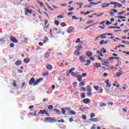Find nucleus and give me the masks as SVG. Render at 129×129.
Instances as JSON below:
<instances>
[{"label":"nucleus","mask_w":129,"mask_h":129,"mask_svg":"<svg viewBox=\"0 0 129 129\" xmlns=\"http://www.w3.org/2000/svg\"><path fill=\"white\" fill-rule=\"evenodd\" d=\"M43 78H39L38 79H37L36 81L35 80V79L34 77H32L30 79V80L29 81L28 84L31 86L32 85H33V86H36V85H38L41 81H43Z\"/></svg>","instance_id":"obj_1"},{"label":"nucleus","mask_w":129,"mask_h":129,"mask_svg":"<svg viewBox=\"0 0 129 129\" xmlns=\"http://www.w3.org/2000/svg\"><path fill=\"white\" fill-rule=\"evenodd\" d=\"M50 122V123H52V122H56V120L54 117H47L45 118L44 122Z\"/></svg>","instance_id":"obj_2"},{"label":"nucleus","mask_w":129,"mask_h":129,"mask_svg":"<svg viewBox=\"0 0 129 129\" xmlns=\"http://www.w3.org/2000/svg\"><path fill=\"white\" fill-rule=\"evenodd\" d=\"M87 94L88 96H91V95H92V93H91L92 91V89H91V87H90V86L88 85L87 86Z\"/></svg>","instance_id":"obj_3"},{"label":"nucleus","mask_w":129,"mask_h":129,"mask_svg":"<svg viewBox=\"0 0 129 129\" xmlns=\"http://www.w3.org/2000/svg\"><path fill=\"white\" fill-rule=\"evenodd\" d=\"M25 16H29V14H29L30 15H31V14L33 13V10H29V7H27V8H25Z\"/></svg>","instance_id":"obj_4"},{"label":"nucleus","mask_w":129,"mask_h":129,"mask_svg":"<svg viewBox=\"0 0 129 129\" xmlns=\"http://www.w3.org/2000/svg\"><path fill=\"white\" fill-rule=\"evenodd\" d=\"M10 40L15 44H17L18 43V39H17V38L14 36L10 37Z\"/></svg>","instance_id":"obj_5"},{"label":"nucleus","mask_w":129,"mask_h":129,"mask_svg":"<svg viewBox=\"0 0 129 129\" xmlns=\"http://www.w3.org/2000/svg\"><path fill=\"white\" fill-rule=\"evenodd\" d=\"M73 31H74V27L70 26L67 30V33H68V34H71Z\"/></svg>","instance_id":"obj_6"},{"label":"nucleus","mask_w":129,"mask_h":129,"mask_svg":"<svg viewBox=\"0 0 129 129\" xmlns=\"http://www.w3.org/2000/svg\"><path fill=\"white\" fill-rule=\"evenodd\" d=\"M90 100L88 98L84 99L83 100V103L85 104H88V103H90Z\"/></svg>","instance_id":"obj_7"},{"label":"nucleus","mask_w":129,"mask_h":129,"mask_svg":"<svg viewBox=\"0 0 129 129\" xmlns=\"http://www.w3.org/2000/svg\"><path fill=\"white\" fill-rule=\"evenodd\" d=\"M108 42H109V40H105L104 41V40H102L100 42L99 44L101 45H103V44H107L108 43Z\"/></svg>","instance_id":"obj_8"},{"label":"nucleus","mask_w":129,"mask_h":129,"mask_svg":"<svg viewBox=\"0 0 129 129\" xmlns=\"http://www.w3.org/2000/svg\"><path fill=\"white\" fill-rule=\"evenodd\" d=\"M86 55L87 57H91V56H92V52L90 51H87L86 52Z\"/></svg>","instance_id":"obj_9"},{"label":"nucleus","mask_w":129,"mask_h":129,"mask_svg":"<svg viewBox=\"0 0 129 129\" xmlns=\"http://www.w3.org/2000/svg\"><path fill=\"white\" fill-rule=\"evenodd\" d=\"M15 64L16 66H20V65H22V60H18L15 62Z\"/></svg>","instance_id":"obj_10"},{"label":"nucleus","mask_w":129,"mask_h":129,"mask_svg":"<svg viewBox=\"0 0 129 129\" xmlns=\"http://www.w3.org/2000/svg\"><path fill=\"white\" fill-rule=\"evenodd\" d=\"M79 59H80L81 62H84V63H85L86 62V60H85V58L82 55H81L79 57Z\"/></svg>","instance_id":"obj_11"},{"label":"nucleus","mask_w":129,"mask_h":129,"mask_svg":"<svg viewBox=\"0 0 129 129\" xmlns=\"http://www.w3.org/2000/svg\"><path fill=\"white\" fill-rule=\"evenodd\" d=\"M74 55L77 57H79V56H80V53L79 52V50H78V49H76Z\"/></svg>","instance_id":"obj_12"},{"label":"nucleus","mask_w":129,"mask_h":129,"mask_svg":"<svg viewBox=\"0 0 129 129\" xmlns=\"http://www.w3.org/2000/svg\"><path fill=\"white\" fill-rule=\"evenodd\" d=\"M76 78L78 79V81L80 82L82 81V76H79V75H77L75 76Z\"/></svg>","instance_id":"obj_13"},{"label":"nucleus","mask_w":129,"mask_h":129,"mask_svg":"<svg viewBox=\"0 0 129 129\" xmlns=\"http://www.w3.org/2000/svg\"><path fill=\"white\" fill-rule=\"evenodd\" d=\"M53 111H54V112H56V113H57L59 115H61V111L60 110L57 109H53Z\"/></svg>","instance_id":"obj_14"},{"label":"nucleus","mask_w":129,"mask_h":129,"mask_svg":"<svg viewBox=\"0 0 129 129\" xmlns=\"http://www.w3.org/2000/svg\"><path fill=\"white\" fill-rule=\"evenodd\" d=\"M94 67H96V68H99V67H101V64L98 62H96L94 64Z\"/></svg>","instance_id":"obj_15"},{"label":"nucleus","mask_w":129,"mask_h":129,"mask_svg":"<svg viewBox=\"0 0 129 129\" xmlns=\"http://www.w3.org/2000/svg\"><path fill=\"white\" fill-rule=\"evenodd\" d=\"M99 38H101V39H105L106 38V33H104L100 35Z\"/></svg>","instance_id":"obj_16"},{"label":"nucleus","mask_w":129,"mask_h":129,"mask_svg":"<svg viewBox=\"0 0 129 129\" xmlns=\"http://www.w3.org/2000/svg\"><path fill=\"white\" fill-rule=\"evenodd\" d=\"M86 62H87V63H85L84 66H88L90 65V63H91V60L88 59V60H87L86 61Z\"/></svg>","instance_id":"obj_17"},{"label":"nucleus","mask_w":129,"mask_h":129,"mask_svg":"<svg viewBox=\"0 0 129 129\" xmlns=\"http://www.w3.org/2000/svg\"><path fill=\"white\" fill-rule=\"evenodd\" d=\"M46 68L48 70H52V69H53V67L51 64H48L46 66Z\"/></svg>","instance_id":"obj_18"},{"label":"nucleus","mask_w":129,"mask_h":129,"mask_svg":"<svg viewBox=\"0 0 129 129\" xmlns=\"http://www.w3.org/2000/svg\"><path fill=\"white\" fill-rule=\"evenodd\" d=\"M102 5L103 6H102V9H103L104 8H107V7H108L109 6V3H108V4H106V3L103 4Z\"/></svg>","instance_id":"obj_19"},{"label":"nucleus","mask_w":129,"mask_h":129,"mask_svg":"<svg viewBox=\"0 0 129 129\" xmlns=\"http://www.w3.org/2000/svg\"><path fill=\"white\" fill-rule=\"evenodd\" d=\"M91 121H93L94 122H97L98 121V119L97 118H91L90 119Z\"/></svg>","instance_id":"obj_20"},{"label":"nucleus","mask_w":129,"mask_h":129,"mask_svg":"<svg viewBox=\"0 0 129 129\" xmlns=\"http://www.w3.org/2000/svg\"><path fill=\"white\" fill-rule=\"evenodd\" d=\"M121 75H122V72H121L117 73L116 74V77H120V76H121Z\"/></svg>","instance_id":"obj_21"},{"label":"nucleus","mask_w":129,"mask_h":129,"mask_svg":"<svg viewBox=\"0 0 129 129\" xmlns=\"http://www.w3.org/2000/svg\"><path fill=\"white\" fill-rule=\"evenodd\" d=\"M24 62L26 63V64H28V63H29V62H30V58H25L24 59Z\"/></svg>","instance_id":"obj_22"},{"label":"nucleus","mask_w":129,"mask_h":129,"mask_svg":"<svg viewBox=\"0 0 129 129\" xmlns=\"http://www.w3.org/2000/svg\"><path fill=\"white\" fill-rule=\"evenodd\" d=\"M49 40V38L47 36L44 37V40H43V43L45 44V43H47V41Z\"/></svg>","instance_id":"obj_23"},{"label":"nucleus","mask_w":129,"mask_h":129,"mask_svg":"<svg viewBox=\"0 0 129 129\" xmlns=\"http://www.w3.org/2000/svg\"><path fill=\"white\" fill-rule=\"evenodd\" d=\"M46 112V110H40L38 112V113H40L41 114H44Z\"/></svg>","instance_id":"obj_24"},{"label":"nucleus","mask_w":129,"mask_h":129,"mask_svg":"<svg viewBox=\"0 0 129 129\" xmlns=\"http://www.w3.org/2000/svg\"><path fill=\"white\" fill-rule=\"evenodd\" d=\"M61 110L62 114H63V115H65V113H66V111L65 110V109L64 108H62L61 109Z\"/></svg>","instance_id":"obj_25"},{"label":"nucleus","mask_w":129,"mask_h":129,"mask_svg":"<svg viewBox=\"0 0 129 129\" xmlns=\"http://www.w3.org/2000/svg\"><path fill=\"white\" fill-rule=\"evenodd\" d=\"M69 113L70 114H73V115H75V114H76V112L73 110L69 111Z\"/></svg>","instance_id":"obj_26"},{"label":"nucleus","mask_w":129,"mask_h":129,"mask_svg":"<svg viewBox=\"0 0 129 129\" xmlns=\"http://www.w3.org/2000/svg\"><path fill=\"white\" fill-rule=\"evenodd\" d=\"M60 26L64 28V27H66V26H67V24H66V23L65 22H62L60 24Z\"/></svg>","instance_id":"obj_27"},{"label":"nucleus","mask_w":129,"mask_h":129,"mask_svg":"<svg viewBox=\"0 0 129 129\" xmlns=\"http://www.w3.org/2000/svg\"><path fill=\"white\" fill-rule=\"evenodd\" d=\"M101 52H103V54H105L106 53V49H104V48H102Z\"/></svg>","instance_id":"obj_28"},{"label":"nucleus","mask_w":129,"mask_h":129,"mask_svg":"<svg viewBox=\"0 0 129 129\" xmlns=\"http://www.w3.org/2000/svg\"><path fill=\"white\" fill-rule=\"evenodd\" d=\"M100 107H102L103 106H106V104L104 103L100 102Z\"/></svg>","instance_id":"obj_29"},{"label":"nucleus","mask_w":129,"mask_h":129,"mask_svg":"<svg viewBox=\"0 0 129 129\" xmlns=\"http://www.w3.org/2000/svg\"><path fill=\"white\" fill-rule=\"evenodd\" d=\"M101 62L102 63V65H103V66H105V64H107V63H108V62H107V61H105L104 60H102L101 61Z\"/></svg>","instance_id":"obj_30"},{"label":"nucleus","mask_w":129,"mask_h":129,"mask_svg":"<svg viewBox=\"0 0 129 129\" xmlns=\"http://www.w3.org/2000/svg\"><path fill=\"white\" fill-rule=\"evenodd\" d=\"M115 18H118V19H125V17L124 16H116L115 17Z\"/></svg>","instance_id":"obj_31"},{"label":"nucleus","mask_w":129,"mask_h":129,"mask_svg":"<svg viewBox=\"0 0 129 129\" xmlns=\"http://www.w3.org/2000/svg\"><path fill=\"white\" fill-rule=\"evenodd\" d=\"M54 24H55V25L56 26H59V21H58L55 20V21H54Z\"/></svg>","instance_id":"obj_32"},{"label":"nucleus","mask_w":129,"mask_h":129,"mask_svg":"<svg viewBox=\"0 0 129 129\" xmlns=\"http://www.w3.org/2000/svg\"><path fill=\"white\" fill-rule=\"evenodd\" d=\"M116 5H117V7H118V8H121V7H122V5L119 3H116Z\"/></svg>","instance_id":"obj_33"},{"label":"nucleus","mask_w":129,"mask_h":129,"mask_svg":"<svg viewBox=\"0 0 129 129\" xmlns=\"http://www.w3.org/2000/svg\"><path fill=\"white\" fill-rule=\"evenodd\" d=\"M13 86H14V87H17V83L16 82V81H13Z\"/></svg>","instance_id":"obj_34"},{"label":"nucleus","mask_w":129,"mask_h":129,"mask_svg":"<svg viewBox=\"0 0 129 129\" xmlns=\"http://www.w3.org/2000/svg\"><path fill=\"white\" fill-rule=\"evenodd\" d=\"M75 48H77L76 50H78V51H79V50H81V49H82V46H76Z\"/></svg>","instance_id":"obj_35"},{"label":"nucleus","mask_w":129,"mask_h":129,"mask_svg":"<svg viewBox=\"0 0 129 129\" xmlns=\"http://www.w3.org/2000/svg\"><path fill=\"white\" fill-rule=\"evenodd\" d=\"M53 105H48V106L47 107V108H48V109H52V108H53Z\"/></svg>","instance_id":"obj_36"},{"label":"nucleus","mask_w":129,"mask_h":129,"mask_svg":"<svg viewBox=\"0 0 129 129\" xmlns=\"http://www.w3.org/2000/svg\"><path fill=\"white\" fill-rule=\"evenodd\" d=\"M80 86H84L85 85V83L84 82H81L79 84Z\"/></svg>","instance_id":"obj_37"},{"label":"nucleus","mask_w":129,"mask_h":129,"mask_svg":"<svg viewBox=\"0 0 129 129\" xmlns=\"http://www.w3.org/2000/svg\"><path fill=\"white\" fill-rule=\"evenodd\" d=\"M45 58H49L50 57V54L49 53H46L45 54Z\"/></svg>","instance_id":"obj_38"},{"label":"nucleus","mask_w":129,"mask_h":129,"mask_svg":"<svg viewBox=\"0 0 129 129\" xmlns=\"http://www.w3.org/2000/svg\"><path fill=\"white\" fill-rule=\"evenodd\" d=\"M126 88H127V85H123V87H122V89L123 90H125V89H126Z\"/></svg>","instance_id":"obj_39"},{"label":"nucleus","mask_w":129,"mask_h":129,"mask_svg":"<svg viewBox=\"0 0 129 129\" xmlns=\"http://www.w3.org/2000/svg\"><path fill=\"white\" fill-rule=\"evenodd\" d=\"M95 116V114L94 113H91L90 117L91 118H93Z\"/></svg>","instance_id":"obj_40"},{"label":"nucleus","mask_w":129,"mask_h":129,"mask_svg":"<svg viewBox=\"0 0 129 129\" xmlns=\"http://www.w3.org/2000/svg\"><path fill=\"white\" fill-rule=\"evenodd\" d=\"M74 70H75V68H72V69H71L69 71V73H72V71H73Z\"/></svg>","instance_id":"obj_41"},{"label":"nucleus","mask_w":129,"mask_h":129,"mask_svg":"<svg viewBox=\"0 0 129 129\" xmlns=\"http://www.w3.org/2000/svg\"><path fill=\"white\" fill-rule=\"evenodd\" d=\"M57 18H58V19H64V16L60 15L57 16Z\"/></svg>","instance_id":"obj_42"},{"label":"nucleus","mask_w":129,"mask_h":129,"mask_svg":"<svg viewBox=\"0 0 129 129\" xmlns=\"http://www.w3.org/2000/svg\"><path fill=\"white\" fill-rule=\"evenodd\" d=\"M86 97V96L85 95V94L84 93H82L81 98H85Z\"/></svg>","instance_id":"obj_43"},{"label":"nucleus","mask_w":129,"mask_h":129,"mask_svg":"<svg viewBox=\"0 0 129 129\" xmlns=\"http://www.w3.org/2000/svg\"><path fill=\"white\" fill-rule=\"evenodd\" d=\"M94 89H95V90H98V88H99V86H93Z\"/></svg>","instance_id":"obj_44"},{"label":"nucleus","mask_w":129,"mask_h":129,"mask_svg":"<svg viewBox=\"0 0 129 129\" xmlns=\"http://www.w3.org/2000/svg\"><path fill=\"white\" fill-rule=\"evenodd\" d=\"M47 24H48V20H44V28H46V26H47Z\"/></svg>","instance_id":"obj_45"},{"label":"nucleus","mask_w":129,"mask_h":129,"mask_svg":"<svg viewBox=\"0 0 129 129\" xmlns=\"http://www.w3.org/2000/svg\"><path fill=\"white\" fill-rule=\"evenodd\" d=\"M108 13H109L111 17H113L114 13H113V12H108Z\"/></svg>","instance_id":"obj_46"},{"label":"nucleus","mask_w":129,"mask_h":129,"mask_svg":"<svg viewBox=\"0 0 129 129\" xmlns=\"http://www.w3.org/2000/svg\"><path fill=\"white\" fill-rule=\"evenodd\" d=\"M76 44H78V43H80V38H78L76 42H75Z\"/></svg>","instance_id":"obj_47"},{"label":"nucleus","mask_w":129,"mask_h":129,"mask_svg":"<svg viewBox=\"0 0 129 129\" xmlns=\"http://www.w3.org/2000/svg\"><path fill=\"white\" fill-rule=\"evenodd\" d=\"M10 47L11 48H14V47H15V44L12 43L10 44Z\"/></svg>","instance_id":"obj_48"},{"label":"nucleus","mask_w":129,"mask_h":129,"mask_svg":"<svg viewBox=\"0 0 129 129\" xmlns=\"http://www.w3.org/2000/svg\"><path fill=\"white\" fill-rule=\"evenodd\" d=\"M82 118H83V119H84L85 120V119H86V118H87L86 117V115H83Z\"/></svg>","instance_id":"obj_49"},{"label":"nucleus","mask_w":129,"mask_h":129,"mask_svg":"<svg viewBox=\"0 0 129 129\" xmlns=\"http://www.w3.org/2000/svg\"><path fill=\"white\" fill-rule=\"evenodd\" d=\"M43 76H48V75H49V73L46 72V73H43Z\"/></svg>","instance_id":"obj_50"},{"label":"nucleus","mask_w":129,"mask_h":129,"mask_svg":"<svg viewBox=\"0 0 129 129\" xmlns=\"http://www.w3.org/2000/svg\"><path fill=\"white\" fill-rule=\"evenodd\" d=\"M102 91H103V89L101 88V89L99 90L98 93H102Z\"/></svg>","instance_id":"obj_51"},{"label":"nucleus","mask_w":129,"mask_h":129,"mask_svg":"<svg viewBox=\"0 0 129 129\" xmlns=\"http://www.w3.org/2000/svg\"><path fill=\"white\" fill-rule=\"evenodd\" d=\"M92 26H93V25H91L89 26H87L85 27V28L84 29V30H87V29H89V28H90V27H92Z\"/></svg>","instance_id":"obj_52"},{"label":"nucleus","mask_w":129,"mask_h":129,"mask_svg":"<svg viewBox=\"0 0 129 129\" xmlns=\"http://www.w3.org/2000/svg\"><path fill=\"white\" fill-rule=\"evenodd\" d=\"M93 23V21L92 20H89L87 22V24H92Z\"/></svg>","instance_id":"obj_53"},{"label":"nucleus","mask_w":129,"mask_h":129,"mask_svg":"<svg viewBox=\"0 0 129 129\" xmlns=\"http://www.w3.org/2000/svg\"><path fill=\"white\" fill-rule=\"evenodd\" d=\"M109 60H114L115 59V57L114 56H112V57H109L108 58Z\"/></svg>","instance_id":"obj_54"},{"label":"nucleus","mask_w":129,"mask_h":129,"mask_svg":"<svg viewBox=\"0 0 129 129\" xmlns=\"http://www.w3.org/2000/svg\"><path fill=\"white\" fill-rule=\"evenodd\" d=\"M87 75V73H83L82 74V77H86Z\"/></svg>","instance_id":"obj_55"},{"label":"nucleus","mask_w":129,"mask_h":129,"mask_svg":"<svg viewBox=\"0 0 129 129\" xmlns=\"http://www.w3.org/2000/svg\"><path fill=\"white\" fill-rule=\"evenodd\" d=\"M75 9V8H74L71 7V8H69V9H68V11H69V12H71V11H72V10H74Z\"/></svg>","instance_id":"obj_56"},{"label":"nucleus","mask_w":129,"mask_h":129,"mask_svg":"<svg viewBox=\"0 0 129 129\" xmlns=\"http://www.w3.org/2000/svg\"><path fill=\"white\" fill-rule=\"evenodd\" d=\"M73 84L74 85V87H76V86H77V82H74Z\"/></svg>","instance_id":"obj_57"},{"label":"nucleus","mask_w":129,"mask_h":129,"mask_svg":"<svg viewBox=\"0 0 129 129\" xmlns=\"http://www.w3.org/2000/svg\"><path fill=\"white\" fill-rule=\"evenodd\" d=\"M109 4V5H116V2H111Z\"/></svg>","instance_id":"obj_58"},{"label":"nucleus","mask_w":129,"mask_h":129,"mask_svg":"<svg viewBox=\"0 0 129 129\" xmlns=\"http://www.w3.org/2000/svg\"><path fill=\"white\" fill-rule=\"evenodd\" d=\"M90 13H91V12L90 11L86 12V13H85V16H87V15H89V14H90Z\"/></svg>","instance_id":"obj_59"},{"label":"nucleus","mask_w":129,"mask_h":129,"mask_svg":"<svg viewBox=\"0 0 129 129\" xmlns=\"http://www.w3.org/2000/svg\"><path fill=\"white\" fill-rule=\"evenodd\" d=\"M90 6H96L95 3L91 2V3H90Z\"/></svg>","instance_id":"obj_60"},{"label":"nucleus","mask_w":129,"mask_h":129,"mask_svg":"<svg viewBox=\"0 0 129 129\" xmlns=\"http://www.w3.org/2000/svg\"><path fill=\"white\" fill-rule=\"evenodd\" d=\"M72 19H75V20H79V18H76V16H72Z\"/></svg>","instance_id":"obj_61"},{"label":"nucleus","mask_w":129,"mask_h":129,"mask_svg":"<svg viewBox=\"0 0 129 129\" xmlns=\"http://www.w3.org/2000/svg\"><path fill=\"white\" fill-rule=\"evenodd\" d=\"M110 24H112V23L109 22L108 21H106V25H110Z\"/></svg>","instance_id":"obj_62"},{"label":"nucleus","mask_w":129,"mask_h":129,"mask_svg":"<svg viewBox=\"0 0 129 129\" xmlns=\"http://www.w3.org/2000/svg\"><path fill=\"white\" fill-rule=\"evenodd\" d=\"M84 109H85V108H79V110L80 111H83L84 110Z\"/></svg>","instance_id":"obj_63"},{"label":"nucleus","mask_w":129,"mask_h":129,"mask_svg":"<svg viewBox=\"0 0 129 129\" xmlns=\"http://www.w3.org/2000/svg\"><path fill=\"white\" fill-rule=\"evenodd\" d=\"M71 75H72V76H76V73H75L74 72H72L71 73Z\"/></svg>","instance_id":"obj_64"}]
</instances>
